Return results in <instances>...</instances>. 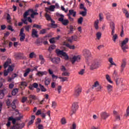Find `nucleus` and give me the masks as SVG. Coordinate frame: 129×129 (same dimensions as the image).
Instances as JSON below:
<instances>
[{
  "label": "nucleus",
  "instance_id": "nucleus-64",
  "mask_svg": "<svg viewBox=\"0 0 129 129\" xmlns=\"http://www.w3.org/2000/svg\"><path fill=\"white\" fill-rule=\"evenodd\" d=\"M71 129H76V124L75 123H73Z\"/></svg>",
  "mask_w": 129,
  "mask_h": 129
},
{
  "label": "nucleus",
  "instance_id": "nucleus-21",
  "mask_svg": "<svg viewBox=\"0 0 129 129\" xmlns=\"http://www.w3.org/2000/svg\"><path fill=\"white\" fill-rule=\"evenodd\" d=\"M32 37H33V38H34L35 37H36V38H38V31L37 30H36V29H32Z\"/></svg>",
  "mask_w": 129,
  "mask_h": 129
},
{
  "label": "nucleus",
  "instance_id": "nucleus-55",
  "mask_svg": "<svg viewBox=\"0 0 129 129\" xmlns=\"http://www.w3.org/2000/svg\"><path fill=\"white\" fill-rule=\"evenodd\" d=\"M57 90H58V93H61V90H62V86H58L57 87Z\"/></svg>",
  "mask_w": 129,
  "mask_h": 129
},
{
  "label": "nucleus",
  "instance_id": "nucleus-24",
  "mask_svg": "<svg viewBox=\"0 0 129 129\" xmlns=\"http://www.w3.org/2000/svg\"><path fill=\"white\" fill-rule=\"evenodd\" d=\"M9 121H12L13 124H16L17 122V120L16 118H14L13 116H10L8 118Z\"/></svg>",
  "mask_w": 129,
  "mask_h": 129
},
{
  "label": "nucleus",
  "instance_id": "nucleus-29",
  "mask_svg": "<svg viewBox=\"0 0 129 129\" xmlns=\"http://www.w3.org/2000/svg\"><path fill=\"white\" fill-rule=\"evenodd\" d=\"M56 48V45L55 44H52L48 48V51L51 53L52 52V50H54V49Z\"/></svg>",
  "mask_w": 129,
  "mask_h": 129
},
{
  "label": "nucleus",
  "instance_id": "nucleus-13",
  "mask_svg": "<svg viewBox=\"0 0 129 129\" xmlns=\"http://www.w3.org/2000/svg\"><path fill=\"white\" fill-rule=\"evenodd\" d=\"M8 93V91L6 89H3L0 90V98L1 99H3L5 94Z\"/></svg>",
  "mask_w": 129,
  "mask_h": 129
},
{
  "label": "nucleus",
  "instance_id": "nucleus-5",
  "mask_svg": "<svg viewBox=\"0 0 129 129\" xmlns=\"http://www.w3.org/2000/svg\"><path fill=\"white\" fill-rule=\"evenodd\" d=\"M16 101H17V100H14L12 103H11V101H10V99H8L6 102V104L8 106H11L13 109H16L17 108V106H16Z\"/></svg>",
  "mask_w": 129,
  "mask_h": 129
},
{
  "label": "nucleus",
  "instance_id": "nucleus-56",
  "mask_svg": "<svg viewBox=\"0 0 129 129\" xmlns=\"http://www.w3.org/2000/svg\"><path fill=\"white\" fill-rule=\"evenodd\" d=\"M99 85V83H98V81H96L95 82L94 84L93 85V87H97Z\"/></svg>",
  "mask_w": 129,
  "mask_h": 129
},
{
  "label": "nucleus",
  "instance_id": "nucleus-52",
  "mask_svg": "<svg viewBox=\"0 0 129 129\" xmlns=\"http://www.w3.org/2000/svg\"><path fill=\"white\" fill-rule=\"evenodd\" d=\"M113 41L115 42L116 41V39H117V34L113 35L112 37Z\"/></svg>",
  "mask_w": 129,
  "mask_h": 129
},
{
  "label": "nucleus",
  "instance_id": "nucleus-57",
  "mask_svg": "<svg viewBox=\"0 0 129 129\" xmlns=\"http://www.w3.org/2000/svg\"><path fill=\"white\" fill-rule=\"evenodd\" d=\"M34 56H36V54L34 52H31L29 54V58H34Z\"/></svg>",
  "mask_w": 129,
  "mask_h": 129
},
{
  "label": "nucleus",
  "instance_id": "nucleus-31",
  "mask_svg": "<svg viewBox=\"0 0 129 129\" xmlns=\"http://www.w3.org/2000/svg\"><path fill=\"white\" fill-rule=\"evenodd\" d=\"M58 79H60L61 82H65V81H68V78L67 77H59Z\"/></svg>",
  "mask_w": 129,
  "mask_h": 129
},
{
  "label": "nucleus",
  "instance_id": "nucleus-30",
  "mask_svg": "<svg viewBox=\"0 0 129 129\" xmlns=\"http://www.w3.org/2000/svg\"><path fill=\"white\" fill-rule=\"evenodd\" d=\"M84 11L80 12V15H81L82 17H85L87 15V9H85Z\"/></svg>",
  "mask_w": 129,
  "mask_h": 129
},
{
  "label": "nucleus",
  "instance_id": "nucleus-59",
  "mask_svg": "<svg viewBox=\"0 0 129 129\" xmlns=\"http://www.w3.org/2000/svg\"><path fill=\"white\" fill-rule=\"evenodd\" d=\"M22 22H23L24 24H25V25H28V21H27V19L26 18L22 19Z\"/></svg>",
  "mask_w": 129,
  "mask_h": 129
},
{
  "label": "nucleus",
  "instance_id": "nucleus-26",
  "mask_svg": "<svg viewBox=\"0 0 129 129\" xmlns=\"http://www.w3.org/2000/svg\"><path fill=\"white\" fill-rule=\"evenodd\" d=\"M99 24V20H97L94 22V27L96 30H98V29H99V26H98Z\"/></svg>",
  "mask_w": 129,
  "mask_h": 129
},
{
  "label": "nucleus",
  "instance_id": "nucleus-17",
  "mask_svg": "<svg viewBox=\"0 0 129 129\" xmlns=\"http://www.w3.org/2000/svg\"><path fill=\"white\" fill-rule=\"evenodd\" d=\"M11 63H12V59L10 58H8L7 60L4 63V69H7V68L8 66H9V65H10V64H11Z\"/></svg>",
  "mask_w": 129,
  "mask_h": 129
},
{
  "label": "nucleus",
  "instance_id": "nucleus-47",
  "mask_svg": "<svg viewBox=\"0 0 129 129\" xmlns=\"http://www.w3.org/2000/svg\"><path fill=\"white\" fill-rule=\"evenodd\" d=\"M49 42L50 44H55L56 42V39H55V38H52L49 40Z\"/></svg>",
  "mask_w": 129,
  "mask_h": 129
},
{
  "label": "nucleus",
  "instance_id": "nucleus-36",
  "mask_svg": "<svg viewBox=\"0 0 129 129\" xmlns=\"http://www.w3.org/2000/svg\"><path fill=\"white\" fill-rule=\"evenodd\" d=\"M32 28V25H27L24 26V28L25 29L26 32L28 33L30 32V29Z\"/></svg>",
  "mask_w": 129,
  "mask_h": 129
},
{
  "label": "nucleus",
  "instance_id": "nucleus-60",
  "mask_svg": "<svg viewBox=\"0 0 129 129\" xmlns=\"http://www.w3.org/2000/svg\"><path fill=\"white\" fill-rule=\"evenodd\" d=\"M9 36H10V32L7 31L6 33H4L5 38H7V37H9Z\"/></svg>",
  "mask_w": 129,
  "mask_h": 129
},
{
  "label": "nucleus",
  "instance_id": "nucleus-25",
  "mask_svg": "<svg viewBox=\"0 0 129 129\" xmlns=\"http://www.w3.org/2000/svg\"><path fill=\"white\" fill-rule=\"evenodd\" d=\"M47 75V72L46 71H44V72L39 71L36 74V75H37V76H39V77L43 76V75Z\"/></svg>",
  "mask_w": 129,
  "mask_h": 129
},
{
  "label": "nucleus",
  "instance_id": "nucleus-28",
  "mask_svg": "<svg viewBox=\"0 0 129 129\" xmlns=\"http://www.w3.org/2000/svg\"><path fill=\"white\" fill-rule=\"evenodd\" d=\"M122 12L123 13V14H125V17L127 19H128V18H129V13H128V12L127 11V10L125 9H122Z\"/></svg>",
  "mask_w": 129,
  "mask_h": 129
},
{
  "label": "nucleus",
  "instance_id": "nucleus-7",
  "mask_svg": "<svg viewBox=\"0 0 129 129\" xmlns=\"http://www.w3.org/2000/svg\"><path fill=\"white\" fill-rule=\"evenodd\" d=\"M60 17L61 18L58 19V21L61 22V24H62L63 26H68V24H69V20L67 19H63V18H64V15H60Z\"/></svg>",
  "mask_w": 129,
  "mask_h": 129
},
{
  "label": "nucleus",
  "instance_id": "nucleus-42",
  "mask_svg": "<svg viewBox=\"0 0 129 129\" xmlns=\"http://www.w3.org/2000/svg\"><path fill=\"white\" fill-rule=\"evenodd\" d=\"M18 92V89L16 88V89H14L13 91H12V95H16L17 93V92Z\"/></svg>",
  "mask_w": 129,
  "mask_h": 129
},
{
  "label": "nucleus",
  "instance_id": "nucleus-2",
  "mask_svg": "<svg viewBox=\"0 0 129 129\" xmlns=\"http://www.w3.org/2000/svg\"><path fill=\"white\" fill-rule=\"evenodd\" d=\"M113 78L115 82L116 85H119L120 82H121V78H120L118 77V76H117V73L115 71H114V73L113 74Z\"/></svg>",
  "mask_w": 129,
  "mask_h": 129
},
{
  "label": "nucleus",
  "instance_id": "nucleus-16",
  "mask_svg": "<svg viewBox=\"0 0 129 129\" xmlns=\"http://www.w3.org/2000/svg\"><path fill=\"white\" fill-rule=\"evenodd\" d=\"M84 56L86 58H89L91 56V52L89 50L85 49L84 50Z\"/></svg>",
  "mask_w": 129,
  "mask_h": 129
},
{
  "label": "nucleus",
  "instance_id": "nucleus-62",
  "mask_svg": "<svg viewBox=\"0 0 129 129\" xmlns=\"http://www.w3.org/2000/svg\"><path fill=\"white\" fill-rule=\"evenodd\" d=\"M120 37H123V26H122L121 31L120 34Z\"/></svg>",
  "mask_w": 129,
  "mask_h": 129
},
{
  "label": "nucleus",
  "instance_id": "nucleus-34",
  "mask_svg": "<svg viewBox=\"0 0 129 129\" xmlns=\"http://www.w3.org/2000/svg\"><path fill=\"white\" fill-rule=\"evenodd\" d=\"M31 72V70L30 69H27L25 71V73L24 74V77H27L28 76V75Z\"/></svg>",
  "mask_w": 129,
  "mask_h": 129
},
{
  "label": "nucleus",
  "instance_id": "nucleus-20",
  "mask_svg": "<svg viewBox=\"0 0 129 129\" xmlns=\"http://www.w3.org/2000/svg\"><path fill=\"white\" fill-rule=\"evenodd\" d=\"M68 16H73V17H76V12L74 11V10H70Z\"/></svg>",
  "mask_w": 129,
  "mask_h": 129
},
{
  "label": "nucleus",
  "instance_id": "nucleus-45",
  "mask_svg": "<svg viewBox=\"0 0 129 129\" xmlns=\"http://www.w3.org/2000/svg\"><path fill=\"white\" fill-rule=\"evenodd\" d=\"M82 22H83V17H81L78 20V24L81 25L82 24Z\"/></svg>",
  "mask_w": 129,
  "mask_h": 129
},
{
  "label": "nucleus",
  "instance_id": "nucleus-39",
  "mask_svg": "<svg viewBox=\"0 0 129 129\" xmlns=\"http://www.w3.org/2000/svg\"><path fill=\"white\" fill-rule=\"evenodd\" d=\"M73 31H75V27H74L72 25L70 26V33H73Z\"/></svg>",
  "mask_w": 129,
  "mask_h": 129
},
{
  "label": "nucleus",
  "instance_id": "nucleus-46",
  "mask_svg": "<svg viewBox=\"0 0 129 129\" xmlns=\"http://www.w3.org/2000/svg\"><path fill=\"white\" fill-rule=\"evenodd\" d=\"M7 71H8V72H13V71H14V69H13V67H12V66H9Z\"/></svg>",
  "mask_w": 129,
  "mask_h": 129
},
{
  "label": "nucleus",
  "instance_id": "nucleus-40",
  "mask_svg": "<svg viewBox=\"0 0 129 129\" xmlns=\"http://www.w3.org/2000/svg\"><path fill=\"white\" fill-rule=\"evenodd\" d=\"M106 79L107 80V81H108V82H109V83H113V82L111 81V80L110 79V77L109 76V75H106Z\"/></svg>",
  "mask_w": 129,
  "mask_h": 129
},
{
  "label": "nucleus",
  "instance_id": "nucleus-10",
  "mask_svg": "<svg viewBox=\"0 0 129 129\" xmlns=\"http://www.w3.org/2000/svg\"><path fill=\"white\" fill-rule=\"evenodd\" d=\"M78 104L76 102L73 103L72 107V111L73 113H72L71 115L73 114V113H75L76 111L78 109Z\"/></svg>",
  "mask_w": 129,
  "mask_h": 129
},
{
  "label": "nucleus",
  "instance_id": "nucleus-3",
  "mask_svg": "<svg viewBox=\"0 0 129 129\" xmlns=\"http://www.w3.org/2000/svg\"><path fill=\"white\" fill-rule=\"evenodd\" d=\"M100 67V63L98 62V60H94L90 66L91 70H94V69H97Z\"/></svg>",
  "mask_w": 129,
  "mask_h": 129
},
{
  "label": "nucleus",
  "instance_id": "nucleus-35",
  "mask_svg": "<svg viewBox=\"0 0 129 129\" xmlns=\"http://www.w3.org/2000/svg\"><path fill=\"white\" fill-rule=\"evenodd\" d=\"M72 40H74V41H77V36L74 35L72 36V39H69V42H71V43H72Z\"/></svg>",
  "mask_w": 129,
  "mask_h": 129
},
{
  "label": "nucleus",
  "instance_id": "nucleus-37",
  "mask_svg": "<svg viewBox=\"0 0 129 129\" xmlns=\"http://www.w3.org/2000/svg\"><path fill=\"white\" fill-rule=\"evenodd\" d=\"M107 89L108 92H110L112 91V89H113L112 86H111L110 85H107Z\"/></svg>",
  "mask_w": 129,
  "mask_h": 129
},
{
  "label": "nucleus",
  "instance_id": "nucleus-33",
  "mask_svg": "<svg viewBox=\"0 0 129 129\" xmlns=\"http://www.w3.org/2000/svg\"><path fill=\"white\" fill-rule=\"evenodd\" d=\"M31 17L32 18V19H34L35 18V16H37V15H39V13L37 12H34V10H33V12H30Z\"/></svg>",
  "mask_w": 129,
  "mask_h": 129
},
{
  "label": "nucleus",
  "instance_id": "nucleus-63",
  "mask_svg": "<svg viewBox=\"0 0 129 129\" xmlns=\"http://www.w3.org/2000/svg\"><path fill=\"white\" fill-rule=\"evenodd\" d=\"M9 72L6 70H4V76H8L9 75Z\"/></svg>",
  "mask_w": 129,
  "mask_h": 129
},
{
  "label": "nucleus",
  "instance_id": "nucleus-12",
  "mask_svg": "<svg viewBox=\"0 0 129 129\" xmlns=\"http://www.w3.org/2000/svg\"><path fill=\"white\" fill-rule=\"evenodd\" d=\"M81 87H77L75 91L74 95L75 96H79V95H80V93H81Z\"/></svg>",
  "mask_w": 129,
  "mask_h": 129
},
{
  "label": "nucleus",
  "instance_id": "nucleus-9",
  "mask_svg": "<svg viewBox=\"0 0 129 129\" xmlns=\"http://www.w3.org/2000/svg\"><path fill=\"white\" fill-rule=\"evenodd\" d=\"M80 59H81L80 55H75L71 59V60L72 64H74L76 62H79Z\"/></svg>",
  "mask_w": 129,
  "mask_h": 129
},
{
  "label": "nucleus",
  "instance_id": "nucleus-18",
  "mask_svg": "<svg viewBox=\"0 0 129 129\" xmlns=\"http://www.w3.org/2000/svg\"><path fill=\"white\" fill-rule=\"evenodd\" d=\"M101 117H102L103 119H106L109 116V114L106 113V112H101L100 114Z\"/></svg>",
  "mask_w": 129,
  "mask_h": 129
},
{
  "label": "nucleus",
  "instance_id": "nucleus-54",
  "mask_svg": "<svg viewBox=\"0 0 129 129\" xmlns=\"http://www.w3.org/2000/svg\"><path fill=\"white\" fill-rule=\"evenodd\" d=\"M27 100H28V98H27L26 97H23L22 99V102L23 103H24V102H26Z\"/></svg>",
  "mask_w": 129,
  "mask_h": 129
},
{
  "label": "nucleus",
  "instance_id": "nucleus-61",
  "mask_svg": "<svg viewBox=\"0 0 129 129\" xmlns=\"http://www.w3.org/2000/svg\"><path fill=\"white\" fill-rule=\"evenodd\" d=\"M46 33V29H43L40 31V34L44 35Z\"/></svg>",
  "mask_w": 129,
  "mask_h": 129
},
{
  "label": "nucleus",
  "instance_id": "nucleus-49",
  "mask_svg": "<svg viewBox=\"0 0 129 129\" xmlns=\"http://www.w3.org/2000/svg\"><path fill=\"white\" fill-rule=\"evenodd\" d=\"M80 10H84V11L85 10H87L86 8H85V7H84V5H83L82 4H80Z\"/></svg>",
  "mask_w": 129,
  "mask_h": 129
},
{
  "label": "nucleus",
  "instance_id": "nucleus-32",
  "mask_svg": "<svg viewBox=\"0 0 129 129\" xmlns=\"http://www.w3.org/2000/svg\"><path fill=\"white\" fill-rule=\"evenodd\" d=\"M42 92H46V91H47V89H46V88H45V87H44V86L39 84V85Z\"/></svg>",
  "mask_w": 129,
  "mask_h": 129
},
{
  "label": "nucleus",
  "instance_id": "nucleus-8",
  "mask_svg": "<svg viewBox=\"0 0 129 129\" xmlns=\"http://www.w3.org/2000/svg\"><path fill=\"white\" fill-rule=\"evenodd\" d=\"M24 31H25V29H24V28H21L20 30V33L19 36L20 37V40L21 42H24V41H25L26 34L24 33Z\"/></svg>",
  "mask_w": 129,
  "mask_h": 129
},
{
  "label": "nucleus",
  "instance_id": "nucleus-11",
  "mask_svg": "<svg viewBox=\"0 0 129 129\" xmlns=\"http://www.w3.org/2000/svg\"><path fill=\"white\" fill-rule=\"evenodd\" d=\"M50 59H51V62L53 63L54 64H59L60 63V61H61V59L60 57H54L52 58L51 57H49Z\"/></svg>",
  "mask_w": 129,
  "mask_h": 129
},
{
  "label": "nucleus",
  "instance_id": "nucleus-14",
  "mask_svg": "<svg viewBox=\"0 0 129 129\" xmlns=\"http://www.w3.org/2000/svg\"><path fill=\"white\" fill-rule=\"evenodd\" d=\"M110 29H111V35H114L115 31V25L113 22H111L110 23Z\"/></svg>",
  "mask_w": 129,
  "mask_h": 129
},
{
  "label": "nucleus",
  "instance_id": "nucleus-50",
  "mask_svg": "<svg viewBox=\"0 0 129 129\" xmlns=\"http://www.w3.org/2000/svg\"><path fill=\"white\" fill-rule=\"evenodd\" d=\"M8 30H9V31H11V32H14L15 30L13 29V27L11 25H8L7 27Z\"/></svg>",
  "mask_w": 129,
  "mask_h": 129
},
{
  "label": "nucleus",
  "instance_id": "nucleus-43",
  "mask_svg": "<svg viewBox=\"0 0 129 129\" xmlns=\"http://www.w3.org/2000/svg\"><path fill=\"white\" fill-rule=\"evenodd\" d=\"M16 2L19 4V7H20V8H22V7H23V5L22 4V3H25L24 1H21L20 0H16Z\"/></svg>",
  "mask_w": 129,
  "mask_h": 129
},
{
  "label": "nucleus",
  "instance_id": "nucleus-22",
  "mask_svg": "<svg viewBox=\"0 0 129 129\" xmlns=\"http://www.w3.org/2000/svg\"><path fill=\"white\" fill-rule=\"evenodd\" d=\"M31 12H33V9H29L28 11L24 13L23 15L24 19H27V17L31 14Z\"/></svg>",
  "mask_w": 129,
  "mask_h": 129
},
{
  "label": "nucleus",
  "instance_id": "nucleus-1",
  "mask_svg": "<svg viewBox=\"0 0 129 129\" xmlns=\"http://www.w3.org/2000/svg\"><path fill=\"white\" fill-rule=\"evenodd\" d=\"M127 43H128V38H125L120 44L121 49H122L124 53H126L127 51L126 50L128 49V45H127Z\"/></svg>",
  "mask_w": 129,
  "mask_h": 129
},
{
  "label": "nucleus",
  "instance_id": "nucleus-44",
  "mask_svg": "<svg viewBox=\"0 0 129 129\" xmlns=\"http://www.w3.org/2000/svg\"><path fill=\"white\" fill-rule=\"evenodd\" d=\"M32 28H36V29H42L41 26L38 24H34L32 26Z\"/></svg>",
  "mask_w": 129,
  "mask_h": 129
},
{
  "label": "nucleus",
  "instance_id": "nucleus-41",
  "mask_svg": "<svg viewBox=\"0 0 129 129\" xmlns=\"http://www.w3.org/2000/svg\"><path fill=\"white\" fill-rule=\"evenodd\" d=\"M66 46H67L68 48H70V49H75V46L74 45H71L69 43H67L66 44Z\"/></svg>",
  "mask_w": 129,
  "mask_h": 129
},
{
  "label": "nucleus",
  "instance_id": "nucleus-53",
  "mask_svg": "<svg viewBox=\"0 0 129 129\" xmlns=\"http://www.w3.org/2000/svg\"><path fill=\"white\" fill-rule=\"evenodd\" d=\"M99 20L100 21H102L103 20V15L102 13H100L99 14Z\"/></svg>",
  "mask_w": 129,
  "mask_h": 129
},
{
  "label": "nucleus",
  "instance_id": "nucleus-6",
  "mask_svg": "<svg viewBox=\"0 0 129 129\" xmlns=\"http://www.w3.org/2000/svg\"><path fill=\"white\" fill-rule=\"evenodd\" d=\"M45 18L47 21H50L51 22V26L53 28H57V25L55 24V21L52 20L51 16L48 14V13L45 14Z\"/></svg>",
  "mask_w": 129,
  "mask_h": 129
},
{
  "label": "nucleus",
  "instance_id": "nucleus-15",
  "mask_svg": "<svg viewBox=\"0 0 129 129\" xmlns=\"http://www.w3.org/2000/svg\"><path fill=\"white\" fill-rule=\"evenodd\" d=\"M125 66H126V61L125 60L123 59L120 66V72H123V70H124V68H125Z\"/></svg>",
  "mask_w": 129,
  "mask_h": 129
},
{
  "label": "nucleus",
  "instance_id": "nucleus-38",
  "mask_svg": "<svg viewBox=\"0 0 129 129\" xmlns=\"http://www.w3.org/2000/svg\"><path fill=\"white\" fill-rule=\"evenodd\" d=\"M109 62H110L111 65H114V66H116V64L113 62V59L112 58H109Z\"/></svg>",
  "mask_w": 129,
  "mask_h": 129
},
{
  "label": "nucleus",
  "instance_id": "nucleus-58",
  "mask_svg": "<svg viewBox=\"0 0 129 129\" xmlns=\"http://www.w3.org/2000/svg\"><path fill=\"white\" fill-rule=\"evenodd\" d=\"M61 122L62 124H65V123H66V119L62 118L61 120Z\"/></svg>",
  "mask_w": 129,
  "mask_h": 129
},
{
  "label": "nucleus",
  "instance_id": "nucleus-51",
  "mask_svg": "<svg viewBox=\"0 0 129 129\" xmlns=\"http://www.w3.org/2000/svg\"><path fill=\"white\" fill-rule=\"evenodd\" d=\"M96 36L98 40H99L100 38H101V32L97 33Z\"/></svg>",
  "mask_w": 129,
  "mask_h": 129
},
{
  "label": "nucleus",
  "instance_id": "nucleus-23",
  "mask_svg": "<svg viewBox=\"0 0 129 129\" xmlns=\"http://www.w3.org/2000/svg\"><path fill=\"white\" fill-rule=\"evenodd\" d=\"M55 10V6L51 5L49 8H46L45 11L46 12H48V11H50V12H54Z\"/></svg>",
  "mask_w": 129,
  "mask_h": 129
},
{
  "label": "nucleus",
  "instance_id": "nucleus-4",
  "mask_svg": "<svg viewBox=\"0 0 129 129\" xmlns=\"http://www.w3.org/2000/svg\"><path fill=\"white\" fill-rule=\"evenodd\" d=\"M55 52L57 55H61V56L64 57L65 60H68V59H69V56H68V55H67V53L63 51V50H60V49H56L55 50Z\"/></svg>",
  "mask_w": 129,
  "mask_h": 129
},
{
  "label": "nucleus",
  "instance_id": "nucleus-48",
  "mask_svg": "<svg viewBox=\"0 0 129 129\" xmlns=\"http://www.w3.org/2000/svg\"><path fill=\"white\" fill-rule=\"evenodd\" d=\"M70 73L67 72H64L61 74L62 76H69Z\"/></svg>",
  "mask_w": 129,
  "mask_h": 129
},
{
  "label": "nucleus",
  "instance_id": "nucleus-27",
  "mask_svg": "<svg viewBox=\"0 0 129 129\" xmlns=\"http://www.w3.org/2000/svg\"><path fill=\"white\" fill-rule=\"evenodd\" d=\"M35 43L37 45V46H41L42 44H43V39H37Z\"/></svg>",
  "mask_w": 129,
  "mask_h": 129
},
{
  "label": "nucleus",
  "instance_id": "nucleus-19",
  "mask_svg": "<svg viewBox=\"0 0 129 129\" xmlns=\"http://www.w3.org/2000/svg\"><path fill=\"white\" fill-rule=\"evenodd\" d=\"M44 84L46 86H48V85H50L51 82V79L46 77L44 79Z\"/></svg>",
  "mask_w": 129,
  "mask_h": 129
}]
</instances>
